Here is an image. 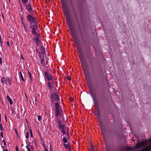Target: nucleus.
<instances>
[{"instance_id": "obj_6", "label": "nucleus", "mask_w": 151, "mask_h": 151, "mask_svg": "<svg viewBox=\"0 0 151 151\" xmlns=\"http://www.w3.org/2000/svg\"><path fill=\"white\" fill-rule=\"evenodd\" d=\"M55 106L56 109L55 116L56 117H58L60 114L61 112L62 111V109H61L59 108V104L58 102L55 103Z\"/></svg>"}, {"instance_id": "obj_45", "label": "nucleus", "mask_w": 151, "mask_h": 151, "mask_svg": "<svg viewBox=\"0 0 151 151\" xmlns=\"http://www.w3.org/2000/svg\"><path fill=\"white\" fill-rule=\"evenodd\" d=\"M7 44L8 46L9 47L10 46V43H9V42L8 41H7Z\"/></svg>"}, {"instance_id": "obj_27", "label": "nucleus", "mask_w": 151, "mask_h": 151, "mask_svg": "<svg viewBox=\"0 0 151 151\" xmlns=\"http://www.w3.org/2000/svg\"><path fill=\"white\" fill-rule=\"evenodd\" d=\"M0 129L1 131H3L4 130V129L2 127V124L1 122H0Z\"/></svg>"}, {"instance_id": "obj_2", "label": "nucleus", "mask_w": 151, "mask_h": 151, "mask_svg": "<svg viewBox=\"0 0 151 151\" xmlns=\"http://www.w3.org/2000/svg\"><path fill=\"white\" fill-rule=\"evenodd\" d=\"M63 8L64 14L65 16L66 21L67 22L68 26L69 27L71 31V35L75 40L74 42H76L77 45L78 46H79V43L78 38L76 36V34L75 32V30L73 28L72 24L70 21L69 12L65 5H63Z\"/></svg>"}, {"instance_id": "obj_13", "label": "nucleus", "mask_w": 151, "mask_h": 151, "mask_svg": "<svg viewBox=\"0 0 151 151\" xmlns=\"http://www.w3.org/2000/svg\"><path fill=\"white\" fill-rule=\"evenodd\" d=\"M93 99L95 106L98 107V104L97 101L96 100V96H93Z\"/></svg>"}, {"instance_id": "obj_7", "label": "nucleus", "mask_w": 151, "mask_h": 151, "mask_svg": "<svg viewBox=\"0 0 151 151\" xmlns=\"http://www.w3.org/2000/svg\"><path fill=\"white\" fill-rule=\"evenodd\" d=\"M26 17L28 21L29 22V23H31L37 21V19L31 14H28Z\"/></svg>"}, {"instance_id": "obj_23", "label": "nucleus", "mask_w": 151, "mask_h": 151, "mask_svg": "<svg viewBox=\"0 0 151 151\" xmlns=\"http://www.w3.org/2000/svg\"><path fill=\"white\" fill-rule=\"evenodd\" d=\"M6 81L7 82H8L9 85H11L12 82L11 79H10L8 77H7L6 79Z\"/></svg>"}, {"instance_id": "obj_19", "label": "nucleus", "mask_w": 151, "mask_h": 151, "mask_svg": "<svg viewBox=\"0 0 151 151\" xmlns=\"http://www.w3.org/2000/svg\"><path fill=\"white\" fill-rule=\"evenodd\" d=\"M98 122L99 123V124L100 125V126H101V131L102 132H103V129H102V121H101V120L99 119V120H98Z\"/></svg>"}, {"instance_id": "obj_3", "label": "nucleus", "mask_w": 151, "mask_h": 151, "mask_svg": "<svg viewBox=\"0 0 151 151\" xmlns=\"http://www.w3.org/2000/svg\"><path fill=\"white\" fill-rule=\"evenodd\" d=\"M150 143L149 146H147V142L145 141H142L137 143L134 147L135 149H137L139 147H145L140 151H151V139H150Z\"/></svg>"}, {"instance_id": "obj_18", "label": "nucleus", "mask_w": 151, "mask_h": 151, "mask_svg": "<svg viewBox=\"0 0 151 151\" xmlns=\"http://www.w3.org/2000/svg\"><path fill=\"white\" fill-rule=\"evenodd\" d=\"M133 149L131 147H127L125 149V151H132Z\"/></svg>"}, {"instance_id": "obj_55", "label": "nucleus", "mask_w": 151, "mask_h": 151, "mask_svg": "<svg viewBox=\"0 0 151 151\" xmlns=\"http://www.w3.org/2000/svg\"><path fill=\"white\" fill-rule=\"evenodd\" d=\"M45 151H49V150L47 148H45Z\"/></svg>"}, {"instance_id": "obj_26", "label": "nucleus", "mask_w": 151, "mask_h": 151, "mask_svg": "<svg viewBox=\"0 0 151 151\" xmlns=\"http://www.w3.org/2000/svg\"><path fill=\"white\" fill-rule=\"evenodd\" d=\"M65 147L66 149H68V147L70 146V144L68 143L67 145L64 144Z\"/></svg>"}, {"instance_id": "obj_21", "label": "nucleus", "mask_w": 151, "mask_h": 151, "mask_svg": "<svg viewBox=\"0 0 151 151\" xmlns=\"http://www.w3.org/2000/svg\"><path fill=\"white\" fill-rule=\"evenodd\" d=\"M20 77L24 82H25V80L21 72H20Z\"/></svg>"}, {"instance_id": "obj_10", "label": "nucleus", "mask_w": 151, "mask_h": 151, "mask_svg": "<svg viewBox=\"0 0 151 151\" xmlns=\"http://www.w3.org/2000/svg\"><path fill=\"white\" fill-rule=\"evenodd\" d=\"M79 59L81 63L84 60V56L82 51L81 49H79Z\"/></svg>"}, {"instance_id": "obj_51", "label": "nucleus", "mask_w": 151, "mask_h": 151, "mask_svg": "<svg viewBox=\"0 0 151 151\" xmlns=\"http://www.w3.org/2000/svg\"><path fill=\"white\" fill-rule=\"evenodd\" d=\"M61 126H62V125H61V126H58V127H59V129H61Z\"/></svg>"}, {"instance_id": "obj_56", "label": "nucleus", "mask_w": 151, "mask_h": 151, "mask_svg": "<svg viewBox=\"0 0 151 151\" xmlns=\"http://www.w3.org/2000/svg\"><path fill=\"white\" fill-rule=\"evenodd\" d=\"M45 63H46V64H47H47H48V62L47 61H45Z\"/></svg>"}, {"instance_id": "obj_53", "label": "nucleus", "mask_w": 151, "mask_h": 151, "mask_svg": "<svg viewBox=\"0 0 151 151\" xmlns=\"http://www.w3.org/2000/svg\"><path fill=\"white\" fill-rule=\"evenodd\" d=\"M3 151H8V150L7 149H5L3 150Z\"/></svg>"}, {"instance_id": "obj_28", "label": "nucleus", "mask_w": 151, "mask_h": 151, "mask_svg": "<svg viewBox=\"0 0 151 151\" xmlns=\"http://www.w3.org/2000/svg\"><path fill=\"white\" fill-rule=\"evenodd\" d=\"M23 27L24 28V29L25 32H27L28 31L27 29V26L26 25L24 26Z\"/></svg>"}, {"instance_id": "obj_5", "label": "nucleus", "mask_w": 151, "mask_h": 151, "mask_svg": "<svg viewBox=\"0 0 151 151\" xmlns=\"http://www.w3.org/2000/svg\"><path fill=\"white\" fill-rule=\"evenodd\" d=\"M38 24L37 21L29 23V28L31 29V32L32 34H36L37 33L36 31L38 29Z\"/></svg>"}, {"instance_id": "obj_37", "label": "nucleus", "mask_w": 151, "mask_h": 151, "mask_svg": "<svg viewBox=\"0 0 151 151\" xmlns=\"http://www.w3.org/2000/svg\"><path fill=\"white\" fill-rule=\"evenodd\" d=\"M39 57L40 58V59H42V56L41 55V53H39Z\"/></svg>"}, {"instance_id": "obj_12", "label": "nucleus", "mask_w": 151, "mask_h": 151, "mask_svg": "<svg viewBox=\"0 0 151 151\" xmlns=\"http://www.w3.org/2000/svg\"><path fill=\"white\" fill-rule=\"evenodd\" d=\"M46 59V58L45 57L43 56L42 59H40V63L43 66H44L45 65V60Z\"/></svg>"}, {"instance_id": "obj_22", "label": "nucleus", "mask_w": 151, "mask_h": 151, "mask_svg": "<svg viewBox=\"0 0 151 151\" xmlns=\"http://www.w3.org/2000/svg\"><path fill=\"white\" fill-rule=\"evenodd\" d=\"M95 116H96L100 118V112L99 110H98L96 114H95Z\"/></svg>"}, {"instance_id": "obj_50", "label": "nucleus", "mask_w": 151, "mask_h": 151, "mask_svg": "<svg viewBox=\"0 0 151 151\" xmlns=\"http://www.w3.org/2000/svg\"><path fill=\"white\" fill-rule=\"evenodd\" d=\"M31 149L32 150H34V147H33V146H31Z\"/></svg>"}, {"instance_id": "obj_39", "label": "nucleus", "mask_w": 151, "mask_h": 151, "mask_svg": "<svg viewBox=\"0 0 151 151\" xmlns=\"http://www.w3.org/2000/svg\"><path fill=\"white\" fill-rule=\"evenodd\" d=\"M0 64L1 65H2V59L1 57H0Z\"/></svg>"}, {"instance_id": "obj_42", "label": "nucleus", "mask_w": 151, "mask_h": 151, "mask_svg": "<svg viewBox=\"0 0 151 151\" xmlns=\"http://www.w3.org/2000/svg\"><path fill=\"white\" fill-rule=\"evenodd\" d=\"M3 142L4 143V145H6V143L5 142V141L4 139V140L3 141Z\"/></svg>"}, {"instance_id": "obj_64", "label": "nucleus", "mask_w": 151, "mask_h": 151, "mask_svg": "<svg viewBox=\"0 0 151 151\" xmlns=\"http://www.w3.org/2000/svg\"><path fill=\"white\" fill-rule=\"evenodd\" d=\"M3 148H4L5 147H4V146H3Z\"/></svg>"}, {"instance_id": "obj_32", "label": "nucleus", "mask_w": 151, "mask_h": 151, "mask_svg": "<svg viewBox=\"0 0 151 151\" xmlns=\"http://www.w3.org/2000/svg\"><path fill=\"white\" fill-rule=\"evenodd\" d=\"M58 126H61L62 124V122L60 120H59L58 122Z\"/></svg>"}, {"instance_id": "obj_38", "label": "nucleus", "mask_w": 151, "mask_h": 151, "mask_svg": "<svg viewBox=\"0 0 151 151\" xmlns=\"http://www.w3.org/2000/svg\"><path fill=\"white\" fill-rule=\"evenodd\" d=\"M0 135H1V137L3 138L4 137H3V133L1 132L0 133Z\"/></svg>"}, {"instance_id": "obj_33", "label": "nucleus", "mask_w": 151, "mask_h": 151, "mask_svg": "<svg viewBox=\"0 0 151 151\" xmlns=\"http://www.w3.org/2000/svg\"><path fill=\"white\" fill-rule=\"evenodd\" d=\"M29 131H30V134L31 137H33V136L32 132V130H31V129H30Z\"/></svg>"}, {"instance_id": "obj_48", "label": "nucleus", "mask_w": 151, "mask_h": 151, "mask_svg": "<svg viewBox=\"0 0 151 151\" xmlns=\"http://www.w3.org/2000/svg\"><path fill=\"white\" fill-rule=\"evenodd\" d=\"M22 24L23 27L26 26V25L25 24V23L24 22H22Z\"/></svg>"}, {"instance_id": "obj_31", "label": "nucleus", "mask_w": 151, "mask_h": 151, "mask_svg": "<svg viewBox=\"0 0 151 151\" xmlns=\"http://www.w3.org/2000/svg\"><path fill=\"white\" fill-rule=\"evenodd\" d=\"M38 120L40 121L41 120V116L40 115H38L37 116Z\"/></svg>"}, {"instance_id": "obj_35", "label": "nucleus", "mask_w": 151, "mask_h": 151, "mask_svg": "<svg viewBox=\"0 0 151 151\" xmlns=\"http://www.w3.org/2000/svg\"><path fill=\"white\" fill-rule=\"evenodd\" d=\"M67 134L68 136V137L69 138H70V135H69V129L68 128H67Z\"/></svg>"}, {"instance_id": "obj_62", "label": "nucleus", "mask_w": 151, "mask_h": 151, "mask_svg": "<svg viewBox=\"0 0 151 151\" xmlns=\"http://www.w3.org/2000/svg\"><path fill=\"white\" fill-rule=\"evenodd\" d=\"M50 151H52V150H50Z\"/></svg>"}, {"instance_id": "obj_16", "label": "nucleus", "mask_w": 151, "mask_h": 151, "mask_svg": "<svg viewBox=\"0 0 151 151\" xmlns=\"http://www.w3.org/2000/svg\"><path fill=\"white\" fill-rule=\"evenodd\" d=\"M7 78H5V77H3L1 79V81L2 84L6 83L7 82L6 81Z\"/></svg>"}, {"instance_id": "obj_4", "label": "nucleus", "mask_w": 151, "mask_h": 151, "mask_svg": "<svg viewBox=\"0 0 151 151\" xmlns=\"http://www.w3.org/2000/svg\"><path fill=\"white\" fill-rule=\"evenodd\" d=\"M50 104L51 106L54 105L55 102H58L60 101L58 95L56 92H52L50 94Z\"/></svg>"}, {"instance_id": "obj_41", "label": "nucleus", "mask_w": 151, "mask_h": 151, "mask_svg": "<svg viewBox=\"0 0 151 151\" xmlns=\"http://www.w3.org/2000/svg\"><path fill=\"white\" fill-rule=\"evenodd\" d=\"M37 44V46H39L40 44V41H38V42H36Z\"/></svg>"}, {"instance_id": "obj_15", "label": "nucleus", "mask_w": 151, "mask_h": 151, "mask_svg": "<svg viewBox=\"0 0 151 151\" xmlns=\"http://www.w3.org/2000/svg\"><path fill=\"white\" fill-rule=\"evenodd\" d=\"M40 50L41 51V52H42V54L44 55H45L46 53H45V48L43 46H41L40 47Z\"/></svg>"}, {"instance_id": "obj_1", "label": "nucleus", "mask_w": 151, "mask_h": 151, "mask_svg": "<svg viewBox=\"0 0 151 151\" xmlns=\"http://www.w3.org/2000/svg\"><path fill=\"white\" fill-rule=\"evenodd\" d=\"M70 4L71 5L72 9L74 18L78 27L80 36L81 39L83 40L84 39V36L80 24V22L82 23L83 21V16L82 11L81 9H80L76 10L74 8L72 1L70 2Z\"/></svg>"}, {"instance_id": "obj_58", "label": "nucleus", "mask_w": 151, "mask_h": 151, "mask_svg": "<svg viewBox=\"0 0 151 151\" xmlns=\"http://www.w3.org/2000/svg\"><path fill=\"white\" fill-rule=\"evenodd\" d=\"M19 3L20 5H21V2H20V0H19Z\"/></svg>"}, {"instance_id": "obj_43", "label": "nucleus", "mask_w": 151, "mask_h": 151, "mask_svg": "<svg viewBox=\"0 0 151 151\" xmlns=\"http://www.w3.org/2000/svg\"><path fill=\"white\" fill-rule=\"evenodd\" d=\"M20 57H21L20 58L21 59H22L23 60H24V58L22 57V55H21Z\"/></svg>"}, {"instance_id": "obj_20", "label": "nucleus", "mask_w": 151, "mask_h": 151, "mask_svg": "<svg viewBox=\"0 0 151 151\" xmlns=\"http://www.w3.org/2000/svg\"><path fill=\"white\" fill-rule=\"evenodd\" d=\"M47 85L49 87L50 89L51 90L52 88L51 83L50 82H48L47 83Z\"/></svg>"}, {"instance_id": "obj_14", "label": "nucleus", "mask_w": 151, "mask_h": 151, "mask_svg": "<svg viewBox=\"0 0 151 151\" xmlns=\"http://www.w3.org/2000/svg\"><path fill=\"white\" fill-rule=\"evenodd\" d=\"M62 132L63 134H66L65 131L66 130V128L64 125H62L61 126Z\"/></svg>"}, {"instance_id": "obj_52", "label": "nucleus", "mask_w": 151, "mask_h": 151, "mask_svg": "<svg viewBox=\"0 0 151 151\" xmlns=\"http://www.w3.org/2000/svg\"><path fill=\"white\" fill-rule=\"evenodd\" d=\"M83 32L84 33V34L85 35L86 34V32H85V30L84 29H83Z\"/></svg>"}, {"instance_id": "obj_9", "label": "nucleus", "mask_w": 151, "mask_h": 151, "mask_svg": "<svg viewBox=\"0 0 151 151\" xmlns=\"http://www.w3.org/2000/svg\"><path fill=\"white\" fill-rule=\"evenodd\" d=\"M25 6L26 9L29 12L28 14H32L33 13V11L31 5L29 4H26Z\"/></svg>"}, {"instance_id": "obj_61", "label": "nucleus", "mask_w": 151, "mask_h": 151, "mask_svg": "<svg viewBox=\"0 0 151 151\" xmlns=\"http://www.w3.org/2000/svg\"><path fill=\"white\" fill-rule=\"evenodd\" d=\"M9 1L10 2V0H9Z\"/></svg>"}, {"instance_id": "obj_30", "label": "nucleus", "mask_w": 151, "mask_h": 151, "mask_svg": "<svg viewBox=\"0 0 151 151\" xmlns=\"http://www.w3.org/2000/svg\"><path fill=\"white\" fill-rule=\"evenodd\" d=\"M22 1L24 4H26V3L28 1V0H22Z\"/></svg>"}, {"instance_id": "obj_44", "label": "nucleus", "mask_w": 151, "mask_h": 151, "mask_svg": "<svg viewBox=\"0 0 151 151\" xmlns=\"http://www.w3.org/2000/svg\"><path fill=\"white\" fill-rule=\"evenodd\" d=\"M16 151H19L18 148V147L17 146H16Z\"/></svg>"}, {"instance_id": "obj_46", "label": "nucleus", "mask_w": 151, "mask_h": 151, "mask_svg": "<svg viewBox=\"0 0 151 151\" xmlns=\"http://www.w3.org/2000/svg\"><path fill=\"white\" fill-rule=\"evenodd\" d=\"M4 116H5V120H6V122H7V117H6V115H5Z\"/></svg>"}, {"instance_id": "obj_36", "label": "nucleus", "mask_w": 151, "mask_h": 151, "mask_svg": "<svg viewBox=\"0 0 151 151\" xmlns=\"http://www.w3.org/2000/svg\"><path fill=\"white\" fill-rule=\"evenodd\" d=\"M66 78L69 81H71V78L69 76H67Z\"/></svg>"}, {"instance_id": "obj_8", "label": "nucleus", "mask_w": 151, "mask_h": 151, "mask_svg": "<svg viewBox=\"0 0 151 151\" xmlns=\"http://www.w3.org/2000/svg\"><path fill=\"white\" fill-rule=\"evenodd\" d=\"M44 78L47 79V81L53 80V78L52 75L50 73H49L47 71L44 72Z\"/></svg>"}, {"instance_id": "obj_47", "label": "nucleus", "mask_w": 151, "mask_h": 151, "mask_svg": "<svg viewBox=\"0 0 151 151\" xmlns=\"http://www.w3.org/2000/svg\"><path fill=\"white\" fill-rule=\"evenodd\" d=\"M20 8L21 9V11H22V6L21 4V5H20Z\"/></svg>"}, {"instance_id": "obj_17", "label": "nucleus", "mask_w": 151, "mask_h": 151, "mask_svg": "<svg viewBox=\"0 0 151 151\" xmlns=\"http://www.w3.org/2000/svg\"><path fill=\"white\" fill-rule=\"evenodd\" d=\"M7 99L11 105H12L13 104L12 100L10 98V97L7 96L6 97Z\"/></svg>"}, {"instance_id": "obj_29", "label": "nucleus", "mask_w": 151, "mask_h": 151, "mask_svg": "<svg viewBox=\"0 0 151 151\" xmlns=\"http://www.w3.org/2000/svg\"><path fill=\"white\" fill-rule=\"evenodd\" d=\"M29 145H27L26 146V148H27V151H31L29 147Z\"/></svg>"}, {"instance_id": "obj_24", "label": "nucleus", "mask_w": 151, "mask_h": 151, "mask_svg": "<svg viewBox=\"0 0 151 151\" xmlns=\"http://www.w3.org/2000/svg\"><path fill=\"white\" fill-rule=\"evenodd\" d=\"M63 141L65 143H66L67 142V139L66 137H63Z\"/></svg>"}, {"instance_id": "obj_54", "label": "nucleus", "mask_w": 151, "mask_h": 151, "mask_svg": "<svg viewBox=\"0 0 151 151\" xmlns=\"http://www.w3.org/2000/svg\"><path fill=\"white\" fill-rule=\"evenodd\" d=\"M1 113H0V122H1Z\"/></svg>"}, {"instance_id": "obj_57", "label": "nucleus", "mask_w": 151, "mask_h": 151, "mask_svg": "<svg viewBox=\"0 0 151 151\" xmlns=\"http://www.w3.org/2000/svg\"><path fill=\"white\" fill-rule=\"evenodd\" d=\"M49 70H50V71H52V70H51V68H49Z\"/></svg>"}, {"instance_id": "obj_60", "label": "nucleus", "mask_w": 151, "mask_h": 151, "mask_svg": "<svg viewBox=\"0 0 151 151\" xmlns=\"http://www.w3.org/2000/svg\"><path fill=\"white\" fill-rule=\"evenodd\" d=\"M61 1L62 2H63V1L64 0H61Z\"/></svg>"}, {"instance_id": "obj_11", "label": "nucleus", "mask_w": 151, "mask_h": 151, "mask_svg": "<svg viewBox=\"0 0 151 151\" xmlns=\"http://www.w3.org/2000/svg\"><path fill=\"white\" fill-rule=\"evenodd\" d=\"M34 35H35L36 37H34V39H33V40L35 42H38L39 41V37H40V34L37 33L35 34H32Z\"/></svg>"}, {"instance_id": "obj_25", "label": "nucleus", "mask_w": 151, "mask_h": 151, "mask_svg": "<svg viewBox=\"0 0 151 151\" xmlns=\"http://www.w3.org/2000/svg\"><path fill=\"white\" fill-rule=\"evenodd\" d=\"M29 137V133L28 132H26L25 133V137L26 139H28Z\"/></svg>"}, {"instance_id": "obj_63", "label": "nucleus", "mask_w": 151, "mask_h": 151, "mask_svg": "<svg viewBox=\"0 0 151 151\" xmlns=\"http://www.w3.org/2000/svg\"><path fill=\"white\" fill-rule=\"evenodd\" d=\"M133 141H134V139H132Z\"/></svg>"}, {"instance_id": "obj_34", "label": "nucleus", "mask_w": 151, "mask_h": 151, "mask_svg": "<svg viewBox=\"0 0 151 151\" xmlns=\"http://www.w3.org/2000/svg\"><path fill=\"white\" fill-rule=\"evenodd\" d=\"M28 74L29 76L30 77V78L31 80V81H32V74L29 71H28Z\"/></svg>"}, {"instance_id": "obj_59", "label": "nucleus", "mask_w": 151, "mask_h": 151, "mask_svg": "<svg viewBox=\"0 0 151 151\" xmlns=\"http://www.w3.org/2000/svg\"><path fill=\"white\" fill-rule=\"evenodd\" d=\"M92 151H94V149H92L91 150Z\"/></svg>"}, {"instance_id": "obj_40", "label": "nucleus", "mask_w": 151, "mask_h": 151, "mask_svg": "<svg viewBox=\"0 0 151 151\" xmlns=\"http://www.w3.org/2000/svg\"><path fill=\"white\" fill-rule=\"evenodd\" d=\"M36 51L37 53L39 54V53H40L39 51V50L37 48H36Z\"/></svg>"}, {"instance_id": "obj_49", "label": "nucleus", "mask_w": 151, "mask_h": 151, "mask_svg": "<svg viewBox=\"0 0 151 151\" xmlns=\"http://www.w3.org/2000/svg\"><path fill=\"white\" fill-rule=\"evenodd\" d=\"M68 149L69 150V151H71V147H70V146L69 147H68Z\"/></svg>"}]
</instances>
